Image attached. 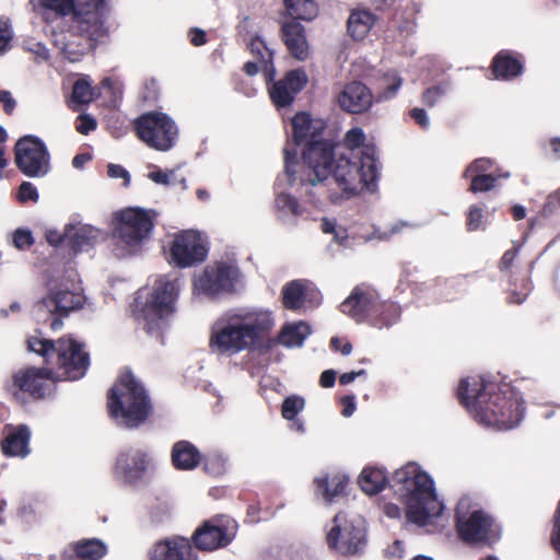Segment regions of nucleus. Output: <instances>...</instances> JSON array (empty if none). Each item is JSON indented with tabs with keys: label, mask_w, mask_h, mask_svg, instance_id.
Returning a JSON list of instances; mask_svg holds the SVG:
<instances>
[{
	"label": "nucleus",
	"mask_w": 560,
	"mask_h": 560,
	"mask_svg": "<svg viewBox=\"0 0 560 560\" xmlns=\"http://www.w3.org/2000/svg\"><path fill=\"white\" fill-rule=\"evenodd\" d=\"M310 196H327L332 202L350 199L361 191H374L378 178L376 149L366 142L359 127L349 129L341 143L314 142L304 153Z\"/></svg>",
	"instance_id": "f257e3e1"
},
{
	"label": "nucleus",
	"mask_w": 560,
	"mask_h": 560,
	"mask_svg": "<svg viewBox=\"0 0 560 560\" xmlns=\"http://www.w3.org/2000/svg\"><path fill=\"white\" fill-rule=\"evenodd\" d=\"M57 15V30L51 32L52 45L71 62L92 47L103 34L105 0H42Z\"/></svg>",
	"instance_id": "f03ea898"
},
{
	"label": "nucleus",
	"mask_w": 560,
	"mask_h": 560,
	"mask_svg": "<svg viewBox=\"0 0 560 560\" xmlns=\"http://www.w3.org/2000/svg\"><path fill=\"white\" fill-rule=\"evenodd\" d=\"M457 398L478 423L498 430L516 427L525 410L521 396L513 388L486 382L482 377L462 380Z\"/></svg>",
	"instance_id": "7ed1b4c3"
},
{
	"label": "nucleus",
	"mask_w": 560,
	"mask_h": 560,
	"mask_svg": "<svg viewBox=\"0 0 560 560\" xmlns=\"http://www.w3.org/2000/svg\"><path fill=\"white\" fill-rule=\"evenodd\" d=\"M270 312H241L222 318L211 328L209 349L218 355H233L242 351L268 350L273 327Z\"/></svg>",
	"instance_id": "20e7f679"
},
{
	"label": "nucleus",
	"mask_w": 560,
	"mask_h": 560,
	"mask_svg": "<svg viewBox=\"0 0 560 560\" xmlns=\"http://www.w3.org/2000/svg\"><path fill=\"white\" fill-rule=\"evenodd\" d=\"M106 410L118 427L133 430L148 422L154 407L142 382L130 370H125L107 390Z\"/></svg>",
	"instance_id": "39448f33"
},
{
	"label": "nucleus",
	"mask_w": 560,
	"mask_h": 560,
	"mask_svg": "<svg viewBox=\"0 0 560 560\" xmlns=\"http://www.w3.org/2000/svg\"><path fill=\"white\" fill-rule=\"evenodd\" d=\"M406 505L408 521L424 526L438 516L443 506L439 502L432 478L416 463L397 469L389 483Z\"/></svg>",
	"instance_id": "423d86ee"
},
{
	"label": "nucleus",
	"mask_w": 560,
	"mask_h": 560,
	"mask_svg": "<svg viewBox=\"0 0 560 560\" xmlns=\"http://www.w3.org/2000/svg\"><path fill=\"white\" fill-rule=\"evenodd\" d=\"M27 349L43 357L44 363L51 368L60 381H79L88 372L91 359L84 345L70 335L56 340L31 336Z\"/></svg>",
	"instance_id": "0eeeda50"
},
{
	"label": "nucleus",
	"mask_w": 560,
	"mask_h": 560,
	"mask_svg": "<svg viewBox=\"0 0 560 560\" xmlns=\"http://www.w3.org/2000/svg\"><path fill=\"white\" fill-rule=\"evenodd\" d=\"M179 289L176 282H147L133 296L128 306L130 316L148 332H152L160 320L175 312Z\"/></svg>",
	"instance_id": "6e6552de"
},
{
	"label": "nucleus",
	"mask_w": 560,
	"mask_h": 560,
	"mask_svg": "<svg viewBox=\"0 0 560 560\" xmlns=\"http://www.w3.org/2000/svg\"><path fill=\"white\" fill-rule=\"evenodd\" d=\"M58 383L56 372L44 366H26L15 371L5 383L4 389L11 398L20 404L44 400Z\"/></svg>",
	"instance_id": "1a4fd4ad"
},
{
	"label": "nucleus",
	"mask_w": 560,
	"mask_h": 560,
	"mask_svg": "<svg viewBox=\"0 0 560 560\" xmlns=\"http://www.w3.org/2000/svg\"><path fill=\"white\" fill-rule=\"evenodd\" d=\"M153 229L150 211L130 207L114 214V231L117 237V255L127 257L138 254Z\"/></svg>",
	"instance_id": "9d476101"
},
{
	"label": "nucleus",
	"mask_w": 560,
	"mask_h": 560,
	"mask_svg": "<svg viewBox=\"0 0 560 560\" xmlns=\"http://www.w3.org/2000/svg\"><path fill=\"white\" fill-rule=\"evenodd\" d=\"M455 529L458 538L468 545L492 546L500 539L493 517L480 509L470 511L468 499H460L455 508Z\"/></svg>",
	"instance_id": "9b49d317"
},
{
	"label": "nucleus",
	"mask_w": 560,
	"mask_h": 560,
	"mask_svg": "<svg viewBox=\"0 0 560 560\" xmlns=\"http://www.w3.org/2000/svg\"><path fill=\"white\" fill-rule=\"evenodd\" d=\"M292 129H293V138L295 141V144H301L303 142L306 143L307 148L304 150L303 154L310 149V147L314 142H324L323 140H317V137L323 132L325 129V121L320 118H314L307 113H298L292 118ZM284 163H285V177L288 180V184L290 186L294 185H301L305 186V192L307 190H311L310 185H303L302 179L307 177V168L305 164L303 163V173L304 175L301 177H298L295 175V162L294 159L296 158V150L293 148L291 149L289 145L284 148Z\"/></svg>",
	"instance_id": "f8f14e48"
},
{
	"label": "nucleus",
	"mask_w": 560,
	"mask_h": 560,
	"mask_svg": "<svg viewBox=\"0 0 560 560\" xmlns=\"http://www.w3.org/2000/svg\"><path fill=\"white\" fill-rule=\"evenodd\" d=\"M138 138L148 147L158 151L171 150L177 139L175 121L161 112H149L135 121Z\"/></svg>",
	"instance_id": "ddd939ff"
},
{
	"label": "nucleus",
	"mask_w": 560,
	"mask_h": 560,
	"mask_svg": "<svg viewBox=\"0 0 560 560\" xmlns=\"http://www.w3.org/2000/svg\"><path fill=\"white\" fill-rule=\"evenodd\" d=\"M238 525L228 515H214L203 521L189 539L192 548L211 552L228 547L236 537Z\"/></svg>",
	"instance_id": "4468645a"
},
{
	"label": "nucleus",
	"mask_w": 560,
	"mask_h": 560,
	"mask_svg": "<svg viewBox=\"0 0 560 560\" xmlns=\"http://www.w3.org/2000/svg\"><path fill=\"white\" fill-rule=\"evenodd\" d=\"M208 253V240L196 230L176 233L170 245L171 262L182 269L202 264L207 259Z\"/></svg>",
	"instance_id": "2eb2a0df"
},
{
	"label": "nucleus",
	"mask_w": 560,
	"mask_h": 560,
	"mask_svg": "<svg viewBox=\"0 0 560 560\" xmlns=\"http://www.w3.org/2000/svg\"><path fill=\"white\" fill-rule=\"evenodd\" d=\"M326 541L329 549L343 556L360 553L366 545L365 528L361 523L347 520L341 512L332 520V526L327 533Z\"/></svg>",
	"instance_id": "dca6fc26"
},
{
	"label": "nucleus",
	"mask_w": 560,
	"mask_h": 560,
	"mask_svg": "<svg viewBox=\"0 0 560 560\" xmlns=\"http://www.w3.org/2000/svg\"><path fill=\"white\" fill-rule=\"evenodd\" d=\"M49 153L39 139L26 136L15 144V163L28 177H43L49 172Z\"/></svg>",
	"instance_id": "f3484780"
},
{
	"label": "nucleus",
	"mask_w": 560,
	"mask_h": 560,
	"mask_svg": "<svg viewBox=\"0 0 560 560\" xmlns=\"http://www.w3.org/2000/svg\"><path fill=\"white\" fill-rule=\"evenodd\" d=\"M150 464L151 458L147 451L127 447L117 454L113 474L120 482L133 486L144 478Z\"/></svg>",
	"instance_id": "a211bd4d"
},
{
	"label": "nucleus",
	"mask_w": 560,
	"mask_h": 560,
	"mask_svg": "<svg viewBox=\"0 0 560 560\" xmlns=\"http://www.w3.org/2000/svg\"><path fill=\"white\" fill-rule=\"evenodd\" d=\"M85 302L84 291L75 282H71V288L68 287V282H59L42 299V304L49 313L60 317H67L71 312L82 308Z\"/></svg>",
	"instance_id": "6ab92c4d"
},
{
	"label": "nucleus",
	"mask_w": 560,
	"mask_h": 560,
	"mask_svg": "<svg viewBox=\"0 0 560 560\" xmlns=\"http://www.w3.org/2000/svg\"><path fill=\"white\" fill-rule=\"evenodd\" d=\"M149 560H198L188 538L172 536L153 544Z\"/></svg>",
	"instance_id": "aec40b11"
},
{
	"label": "nucleus",
	"mask_w": 560,
	"mask_h": 560,
	"mask_svg": "<svg viewBox=\"0 0 560 560\" xmlns=\"http://www.w3.org/2000/svg\"><path fill=\"white\" fill-rule=\"evenodd\" d=\"M306 83L307 75L303 69L291 70L269 89L270 98L277 107L288 106Z\"/></svg>",
	"instance_id": "412c9836"
},
{
	"label": "nucleus",
	"mask_w": 560,
	"mask_h": 560,
	"mask_svg": "<svg viewBox=\"0 0 560 560\" xmlns=\"http://www.w3.org/2000/svg\"><path fill=\"white\" fill-rule=\"evenodd\" d=\"M378 298L376 291L357 285L350 296L342 302L341 311L361 323L371 317Z\"/></svg>",
	"instance_id": "4be33fe9"
},
{
	"label": "nucleus",
	"mask_w": 560,
	"mask_h": 560,
	"mask_svg": "<svg viewBox=\"0 0 560 560\" xmlns=\"http://www.w3.org/2000/svg\"><path fill=\"white\" fill-rule=\"evenodd\" d=\"M337 102L343 110L359 114L370 108L372 94L364 84L351 82L338 94Z\"/></svg>",
	"instance_id": "5701e85b"
},
{
	"label": "nucleus",
	"mask_w": 560,
	"mask_h": 560,
	"mask_svg": "<svg viewBox=\"0 0 560 560\" xmlns=\"http://www.w3.org/2000/svg\"><path fill=\"white\" fill-rule=\"evenodd\" d=\"M282 39L289 52L298 60L304 61L310 56L304 27L296 21H290L282 26Z\"/></svg>",
	"instance_id": "b1692460"
},
{
	"label": "nucleus",
	"mask_w": 560,
	"mask_h": 560,
	"mask_svg": "<svg viewBox=\"0 0 560 560\" xmlns=\"http://www.w3.org/2000/svg\"><path fill=\"white\" fill-rule=\"evenodd\" d=\"M8 434L1 442V451L5 456L25 457L30 453L31 431L25 424L8 425Z\"/></svg>",
	"instance_id": "393cba45"
},
{
	"label": "nucleus",
	"mask_w": 560,
	"mask_h": 560,
	"mask_svg": "<svg viewBox=\"0 0 560 560\" xmlns=\"http://www.w3.org/2000/svg\"><path fill=\"white\" fill-rule=\"evenodd\" d=\"M315 491L322 495L326 503H331L335 498L346 494L349 478L342 474H324L314 479Z\"/></svg>",
	"instance_id": "a878e982"
},
{
	"label": "nucleus",
	"mask_w": 560,
	"mask_h": 560,
	"mask_svg": "<svg viewBox=\"0 0 560 560\" xmlns=\"http://www.w3.org/2000/svg\"><path fill=\"white\" fill-rule=\"evenodd\" d=\"M171 459L177 470H192L201 463L202 455L191 442L182 440L174 443Z\"/></svg>",
	"instance_id": "bb28decb"
},
{
	"label": "nucleus",
	"mask_w": 560,
	"mask_h": 560,
	"mask_svg": "<svg viewBox=\"0 0 560 560\" xmlns=\"http://www.w3.org/2000/svg\"><path fill=\"white\" fill-rule=\"evenodd\" d=\"M67 241L77 250H84L90 246H93L98 240L101 233L100 230L88 224H69L66 225Z\"/></svg>",
	"instance_id": "cd10ccee"
},
{
	"label": "nucleus",
	"mask_w": 560,
	"mask_h": 560,
	"mask_svg": "<svg viewBox=\"0 0 560 560\" xmlns=\"http://www.w3.org/2000/svg\"><path fill=\"white\" fill-rule=\"evenodd\" d=\"M72 549L74 555L65 556L62 560H101L107 553L106 545L96 538L79 540Z\"/></svg>",
	"instance_id": "c85d7f7f"
},
{
	"label": "nucleus",
	"mask_w": 560,
	"mask_h": 560,
	"mask_svg": "<svg viewBox=\"0 0 560 560\" xmlns=\"http://www.w3.org/2000/svg\"><path fill=\"white\" fill-rule=\"evenodd\" d=\"M375 23V16L368 10H354L348 19V33L355 39H363Z\"/></svg>",
	"instance_id": "c756f323"
},
{
	"label": "nucleus",
	"mask_w": 560,
	"mask_h": 560,
	"mask_svg": "<svg viewBox=\"0 0 560 560\" xmlns=\"http://www.w3.org/2000/svg\"><path fill=\"white\" fill-rule=\"evenodd\" d=\"M399 316L400 308L396 303L378 299L374 312H372L369 319L373 326L383 328L395 324Z\"/></svg>",
	"instance_id": "7c9ffc66"
},
{
	"label": "nucleus",
	"mask_w": 560,
	"mask_h": 560,
	"mask_svg": "<svg viewBox=\"0 0 560 560\" xmlns=\"http://www.w3.org/2000/svg\"><path fill=\"white\" fill-rule=\"evenodd\" d=\"M311 334L310 326L304 322L284 325L277 338V341L288 348L301 347Z\"/></svg>",
	"instance_id": "2f4dec72"
},
{
	"label": "nucleus",
	"mask_w": 560,
	"mask_h": 560,
	"mask_svg": "<svg viewBox=\"0 0 560 560\" xmlns=\"http://www.w3.org/2000/svg\"><path fill=\"white\" fill-rule=\"evenodd\" d=\"M387 483V476L381 468L365 467L359 477L362 491L370 495L380 493Z\"/></svg>",
	"instance_id": "473e14b6"
},
{
	"label": "nucleus",
	"mask_w": 560,
	"mask_h": 560,
	"mask_svg": "<svg viewBox=\"0 0 560 560\" xmlns=\"http://www.w3.org/2000/svg\"><path fill=\"white\" fill-rule=\"evenodd\" d=\"M492 69L495 78L511 79L521 73L522 65L510 54L502 51L494 58Z\"/></svg>",
	"instance_id": "72a5a7b5"
},
{
	"label": "nucleus",
	"mask_w": 560,
	"mask_h": 560,
	"mask_svg": "<svg viewBox=\"0 0 560 560\" xmlns=\"http://www.w3.org/2000/svg\"><path fill=\"white\" fill-rule=\"evenodd\" d=\"M249 49L250 52L259 60L260 65L264 66V71L268 80H272L276 75V69L272 63V51L258 36L252 38Z\"/></svg>",
	"instance_id": "f704fd0d"
},
{
	"label": "nucleus",
	"mask_w": 560,
	"mask_h": 560,
	"mask_svg": "<svg viewBox=\"0 0 560 560\" xmlns=\"http://www.w3.org/2000/svg\"><path fill=\"white\" fill-rule=\"evenodd\" d=\"M194 290L207 295L211 300H218L233 295L236 290L234 282H194Z\"/></svg>",
	"instance_id": "c9c22d12"
},
{
	"label": "nucleus",
	"mask_w": 560,
	"mask_h": 560,
	"mask_svg": "<svg viewBox=\"0 0 560 560\" xmlns=\"http://www.w3.org/2000/svg\"><path fill=\"white\" fill-rule=\"evenodd\" d=\"M208 280H236L240 270L234 261H217L206 269Z\"/></svg>",
	"instance_id": "e433bc0d"
},
{
	"label": "nucleus",
	"mask_w": 560,
	"mask_h": 560,
	"mask_svg": "<svg viewBox=\"0 0 560 560\" xmlns=\"http://www.w3.org/2000/svg\"><path fill=\"white\" fill-rule=\"evenodd\" d=\"M288 13L299 20H312L317 14V5L313 0H284Z\"/></svg>",
	"instance_id": "4c0bfd02"
},
{
	"label": "nucleus",
	"mask_w": 560,
	"mask_h": 560,
	"mask_svg": "<svg viewBox=\"0 0 560 560\" xmlns=\"http://www.w3.org/2000/svg\"><path fill=\"white\" fill-rule=\"evenodd\" d=\"M305 288L300 282H288L282 289V303L285 308L299 310L304 302Z\"/></svg>",
	"instance_id": "58836bf2"
},
{
	"label": "nucleus",
	"mask_w": 560,
	"mask_h": 560,
	"mask_svg": "<svg viewBox=\"0 0 560 560\" xmlns=\"http://www.w3.org/2000/svg\"><path fill=\"white\" fill-rule=\"evenodd\" d=\"M276 208L282 218L296 217L301 213L298 201L289 194L279 191L276 197Z\"/></svg>",
	"instance_id": "ea45409f"
},
{
	"label": "nucleus",
	"mask_w": 560,
	"mask_h": 560,
	"mask_svg": "<svg viewBox=\"0 0 560 560\" xmlns=\"http://www.w3.org/2000/svg\"><path fill=\"white\" fill-rule=\"evenodd\" d=\"M203 469L212 477H220L226 472V458L221 454H208L202 456Z\"/></svg>",
	"instance_id": "a19ab883"
},
{
	"label": "nucleus",
	"mask_w": 560,
	"mask_h": 560,
	"mask_svg": "<svg viewBox=\"0 0 560 560\" xmlns=\"http://www.w3.org/2000/svg\"><path fill=\"white\" fill-rule=\"evenodd\" d=\"M95 97L94 90L91 82L86 78L79 79L73 84L72 101L79 104H88Z\"/></svg>",
	"instance_id": "79ce46f5"
},
{
	"label": "nucleus",
	"mask_w": 560,
	"mask_h": 560,
	"mask_svg": "<svg viewBox=\"0 0 560 560\" xmlns=\"http://www.w3.org/2000/svg\"><path fill=\"white\" fill-rule=\"evenodd\" d=\"M304 406V398L295 395L289 396L282 402L281 415L287 420H293Z\"/></svg>",
	"instance_id": "37998d69"
},
{
	"label": "nucleus",
	"mask_w": 560,
	"mask_h": 560,
	"mask_svg": "<svg viewBox=\"0 0 560 560\" xmlns=\"http://www.w3.org/2000/svg\"><path fill=\"white\" fill-rule=\"evenodd\" d=\"M23 47L26 51L33 54L39 60L46 61L49 58V50L45 44L34 37H25L23 40Z\"/></svg>",
	"instance_id": "c03bdc74"
},
{
	"label": "nucleus",
	"mask_w": 560,
	"mask_h": 560,
	"mask_svg": "<svg viewBox=\"0 0 560 560\" xmlns=\"http://www.w3.org/2000/svg\"><path fill=\"white\" fill-rule=\"evenodd\" d=\"M495 177L489 174H475L471 178L470 191H488L494 187Z\"/></svg>",
	"instance_id": "a18cd8bd"
},
{
	"label": "nucleus",
	"mask_w": 560,
	"mask_h": 560,
	"mask_svg": "<svg viewBox=\"0 0 560 560\" xmlns=\"http://www.w3.org/2000/svg\"><path fill=\"white\" fill-rule=\"evenodd\" d=\"M383 80L384 91L381 93L380 97L383 100H388L393 97L399 90L401 85V78H399L395 72H393L385 75Z\"/></svg>",
	"instance_id": "49530a36"
},
{
	"label": "nucleus",
	"mask_w": 560,
	"mask_h": 560,
	"mask_svg": "<svg viewBox=\"0 0 560 560\" xmlns=\"http://www.w3.org/2000/svg\"><path fill=\"white\" fill-rule=\"evenodd\" d=\"M12 241L18 249H27L34 243V237L31 230L19 228L12 235Z\"/></svg>",
	"instance_id": "de8ad7c7"
},
{
	"label": "nucleus",
	"mask_w": 560,
	"mask_h": 560,
	"mask_svg": "<svg viewBox=\"0 0 560 560\" xmlns=\"http://www.w3.org/2000/svg\"><path fill=\"white\" fill-rule=\"evenodd\" d=\"M38 191L37 188L30 182H23L16 192V199L25 203L27 201L37 202L38 201Z\"/></svg>",
	"instance_id": "09e8293b"
},
{
	"label": "nucleus",
	"mask_w": 560,
	"mask_h": 560,
	"mask_svg": "<svg viewBox=\"0 0 560 560\" xmlns=\"http://www.w3.org/2000/svg\"><path fill=\"white\" fill-rule=\"evenodd\" d=\"M492 168V161L489 159L475 160L465 171L464 176L472 178L475 174H486Z\"/></svg>",
	"instance_id": "8fccbe9b"
},
{
	"label": "nucleus",
	"mask_w": 560,
	"mask_h": 560,
	"mask_svg": "<svg viewBox=\"0 0 560 560\" xmlns=\"http://www.w3.org/2000/svg\"><path fill=\"white\" fill-rule=\"evenodd\" d=\"M322 230L324 233L334 234V238L338 244L348 246V236L346 235L345 231L337 229V225L334 221L324 219L322 221Z\"/></svg>",
	"instance_id": "3c124183"
},
{
	"label": "nucleus",
	"mask_w": 560,
	"mask_h": 560,
	"mask_svg": "<svg viewBox=\"0 0 560 560\" xmlns=\"http://www.w3.org/2000/svg\"><path fill=\"white\" fill-rule=\"evenodd\" d=\"M148 178L151 179L153 183L168 186L175 180V171H162L160 168H154L148 174Z\"/></svg>",
	"instance_id": "603ef678"
},
{
	"label": "nucleus",
	"mask_w": 560,
	"mask_h": 560,
	"mask_svg": "<svg viewBox=\"0 0 560 560\" xmlns=\"http://www.w3.org/2000/svg\"><path fill=\"white\" fill-rule=\"evenodd\" d=\"M482 209L478 206H471L467 213V229L476 231L482 228Z\"/></svg>",
	"instance_id": "864d4df0"
},
{
	"label": "nucleus",
	"mask_w": 560,
	"mask_h": 560,
	"mask_svg": "<svg viewBox=\"0 0 560 560\" xmlns=\"http://www.w3.org/2000/svg\"><path fill=\"white\" fill-rule=\"evenodd\" d=\"M12 40V31L8 22L0 18V55L8 51Z\"/></svg>",
	"instance_id": "5fc2aeb1"
},
{
	"label": "nucleus",
	"mask_w": 560,
	"mask_h": 560,
	"mask_svg": "<svg viewBox=\"0 0 560 560\" xmlns=\"http://www.w3.org/2000/svg\"><path fill=\"white\" fill-rule=\"evenodd\" d=\"M96 128V121L95 119L88 115V114H81L77 118V125L75 129L81 135H88L89 132L93 131Z\"/></svg>",
	"instance_id": "6e6d98bb"
},
{
	"label": "nucleus",
	"mask_w": 560,
	"mask_h": 560,
	"mask_svg": "<svg viewBox=\"0 0 560 560\" xmlns=\"http://www.w3.org/2000/svg\"><path fill=\"white\" fill-rule=\"evenodd\" d=\"M552 548L560 555V500L555 514L553 528L550 536Z\"/></svg>",
	"instance_id": "4d7b16f0"
},
{
	"label": "nucleus",
	"mask_w": 560,
	"mask_h": 560,
	"mask_svg": "<svg viewBox=\"0 0 560 560\" xmlns=\"http://www.w3.org/2000/svg\"><path fill=\"white\" fill-rule=\"evenodd\" d=\"M107 174L110 178H122L125 180L124 182L125 187H127L130 183L129 172L121 165L113 164V163L108 164Z\"/></svg>",
	"instance_id": "13d9d810"
},
{
	"label": "nucleus",
	"mask_w": 560,
	"mask_h": 560,
	"mask_svg": "<svg viewBox=\"0 0 560 560\" xmlns=\"http://www.w3.org/2000/svg\"><path fill=\"white\" fill-rule=\"evenodd\" d=\"M45 238L50 245L57 246L61 244L63 241H67L66 228L63 231L47 229L45 232Z\"/></svg>",
	"instance_id": "bf43d9fd"
},
{
	"label": "nucleus",
	"mask_w": 560,
	"mask_h": 560,
	"mask_svg": "<svg viewBox=\"0 0 560 560\" xmlns=\"http://www.w3.org/2000/svg\"><path fill=\"white\" fill-rule=\"evenodd\" d=\"M522 289L521 290H510L506 296L508 303L511 304H521L528 295L529 289L526 288L524 282H521Z\"/></svg>",
	"instance_id": "052dcab7"
},
{
	"label": "nucleus",
	"mask_w": 560,
	"mask_h": 560,
	"mask_svg": "<svg viewBox=\"0 0 560 560\" xmlns=\"http://www.w3.org/2000/svg\"><path fill=\"white\" fill-rule=\"evenodd\" d=\"M330 348L334 351H338L343 355H348L352 351V345L348 340H343L339 337H332L330 339Z\"/></svg>",
	"instance_id": "680f3d73"
},
{
	"label": "nucleus",
	"mask_w": 560,
	"mask_h": 560,
	"mask_svg": "<svg viewBox=\"0 0 560 560\" xmlns=\"http://www.w3.org/2000/svg\"><path fill=\"white\" fill-rule=\"evenodd\" d=\"M445 93L446 89L443 86L428 89L423 94V100L428 105H434L436 101Z\"/></svg>",
	"instance_id": "e2e57ef3"
},
{
	"label": "nucleus",
	"mask_w": 560,
	"mask_h": 560,
	"mask_svg": "<svg viewBox=\"0 0 560 560\" xmlns=\"http://www.w3.org/2000/svg\"><path fill=\"white\" fill-rule=\"evenodd\" d=\"M342 406L341 415L343 417H350L355 410V398L353 395H346L340 399Z\"/></svg>",
	"instance_id": "0e129e2a"
},
{
	"label": "nucleus",
	"mask_w": 560,
	"mask_h": 560,
	"mask_svg": "<svg viewBox=\"0 0 560 560\" xmlns=\"http://www.w3.org/2000/svg\"><path fill=\"white\" fill-rule=\"evenodd\" d=\"M411 117L415 119V121L422 127L423 129H427L430 127V118L428 117L424 109L421 108H413L410 112Z\"/></svg>",
	"instance_id": "69168bd1"
},
{
	"label": "nucleus",
	"mask_w": 560,
	"mask_h": 560,
	"mask_svg": "<svg viewBox=\"0 0 560 560\" xmlns=\"http://www.w3.org/2000/svg\"><path fill=\"white\" fill-rule=\"evenodd\" d=\"M0 103L7 114H11L15 107V101L9 91H0Z\"/></svg>",
	"instance_id": "338daca9"
},
{
	"label": "nucleus",
	"mask_w": 560,
	"mask_h": 560,
	"mask_svg": "<svg viewBox=\"0 0 560 560\" xmlns=\"http://www.w3.org/2000/svg\"><path fill=\"white\" fill-rule=\"evenodd\" d=\"M336 372L334 370H326L320 374L319 385L324 388H330L335 385Z\"/></svg>",
	"instance_id": "774afa93"
}]
</instances>
